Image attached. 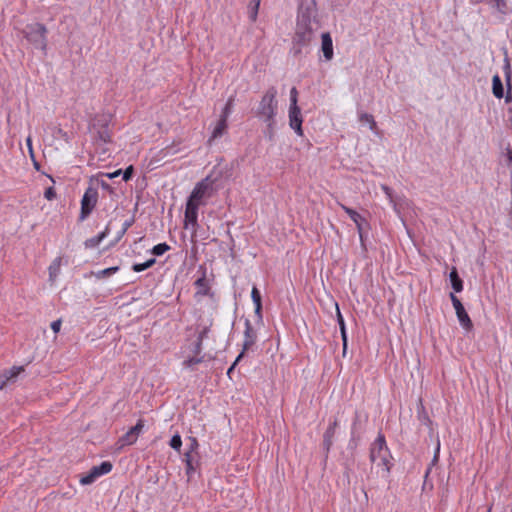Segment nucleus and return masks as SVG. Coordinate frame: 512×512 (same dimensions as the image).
Returning <instances> with one entry per match:
<instances>
[{"instance_id":"0e129e2a","label":"nucleus","mask_w":512,"mask_h":512,"mask_svg":"<svg viewBox=\"0 0 512 512\" xmlns=\"http://www.w3.org/2000/svg\"><path fill=\"white\" fill-rule=\"evenodd\" d=\"M422 419H423V421H424L426 424L431 422V421H430V419H429V417L426 415V413H423Z\"/></svg>"},{"instance_id":"5fc2aeb1","label":"nucleus","mask_w":512,"mask_h":512,"mask_svg":"<svg viewBox=\"0 0 512 512\" xmlns=\"http://www.w3.org/2000/svg\"><path fill=\"white\" fill-rule=\"evenodd\" d=\"M382 189H383V191L385 192V194H386L390 199H392V189H391L390 187H388V186H385V185H383V186H382Z\"/></svg>"},{"instance_id":"4c0bfd02","label":"nucleus","mask_w":512,"mask_h":512,"mask_svg":"<svg viewBox=\"0 0 512 512\" xmlns=\"http://www.w3.org/2000/svg\"><path fill=\"white\" fill-rule=\"evenodd\" d=\"M251 298H252L254 305H257L258 303L262 304L261 293L256 286H253V288L251 290Z\"/></svg>"},{"instance_id":"6e6d98bb","label":"nucleus","mask_w":512,"mask_h":512,"mask_svg":"<svg viewBox=\"0 0 512 512\" xmlns=\"http://www.w3.org/2000/svg\"><path fill=\"white\" fill-rule=\"evenodd\" d=\"M292 129L295 131V133H296L298 136H303V129H302V125H298V126L292 127Z\"/></svg>"},{"instance_id":"a211bd4d","label":"nucleus","mask_w":512,"mask_h":512,"mask_svg":"<svg viewBox=\"0 0 512 512\" xmlns=\"http://www.w3.org/2000/svg\"><path fill=\"white\" fill-rule=\"evenodd\" d=\"M336 309H337V322L339 325L341 339H342L343 356H345L347 347H348V336H347V331H346V325H345L344 318H343L337 304H336Z\"/></svg>"},{"instance_id":"2eb2a0df","label":"nucleus","mask_w":512,"mask_h":512,"mask_svg":"<svg viewBox=\"0 0 512 512\" xmlns=\"http://www.w3.org/2000/svg\"><path fill=\"white\" fill-rule=\"evenodd\" d=\"M24 371V368L23 367H17V366H14L12 368H10L9 370H5L1 375H0V389H3L8 382H14L15 379L18 377V375Z\"/></svg>"},{"instance_id":"20e7f679","label":"nucleus","mask_w":512,"mask_h":512,"mask_svg":"<svg viewBox=\"0 0 512 512\" xmlns=\"http://www.w3.org/2000/svg\"><path fill=\"white\" fill-rule=\"evenodd\" d=\"M314 30H304L295 28L294 35L289 49V55L296 59L302 58L310 52V44L314 39Z\"/></svg>"},{"instance_id":"c9c22d12","label":"nucleus","mask_w":512,"mask_h":512,"mask_svg":"<svg viewBox=\"0 0 512 512\" xmlns=\"http://www.w3.org/2000/svg\"><path fill=\"white\" fill-rule=\"evenodd\" d=\"M350 435L348 449L355 450L359 445L362 435H355L354 433H350Z\"/></svg>"},{"instance_id":"c756f323","label":"nucleus","mask_w":512,"mask_h":512,"mask_svg":"<svg viewBox=\"0 0 512 512\" xmlns=\"http://www.w3.org/2000/svg\"><path fill=\"white\" fill-rule=\"evenodd\" d=\"M137 441V437L129 430L119 438L121 446L132 445Z\"/></svg>"},{"instance_id":"bf43d9fd","label":"nucleus","mask_w":512,"mask_h":512,"mask_svg":"<svg viewBox=\"0 0 512 512\" xmlns=\"http://www.w3.org/2000/svg\"><path fill=\"white\" fill-rule=\"evenodd\" d=\"M359 238H360L361 246L363 247V249H366V246H365V237H364V230H362V231H361V234H359Z\"/></svg>"},{"instance_id":"680f3d73","label":"nucleus","mask_w":512,"mask_h":512,"mask_svg":"<svg viewBox=\"0 0 512 512\" xmlns=\"http://www.w3.org/2000/svg\"><path fill=\"white\" fill-rule=\"evenodd\" d=\"M506 156H507L508 163L512 164V150L511 149H507Z\"/></svg>"},{"instance_id":"6e6552de","label":"nucleus","mask_w":512,"mask_h":512,"mask_svg":"<svg viewBox=\"0 0 512 512\" xmlns=\"http://www.w3.org/2000/svg\"><path fill=\"white\" fill-rule=\"evenodd\" d=\"M98 202V190L91 185L86 189L81 199V209L78 220L80 222L87 219Z\"/></svg>"},{"instance_id":"b1692460","label":"nucleus","mask_w":512,"mask_h":512,"mask_svg":"<svg viewBox=\"0 0 512 512\" xmlns=\"http://www.w3.org/2000/svg\"><path fill=\"white\" fill-rule=\"evenodd\" d=\"M350 433H354L355 435H362L363 433V425L361 421V416L358 411H355L354 418L351 425Z\"/></svg>"},{"instance_id":"a18cd8bd","label":"nucleus","mask_w":512,"mask_h":512,"mask_svg":"<svg viewBox=\"0 0 512 512\" xmlns=\"http://www.w3.org/2000/svg\"><path fill=\"white\" fill-rule=\"evenodd\" d=\"M189 440H190V446H189L188 451H192V454H197L196 450L199 446L197 439L191 437V438H189Z\"/></svg>"},{"instance_id":"f257e3e1","label":"nucleus","mask_w":512,"mask_h":512,"mask_svg":"<svg viewBox=\"0 0 512 512\" xmlns=\"http://www.w3.org/2000/svg\"><path fill=\"white\" fill-rule=\"evenodd\" d=\"M221 178V172L216 175L214 172L207 175L204 179L196 183L186 202L197 204L199 207L202 204L203 198L212 197L221 188L219 184Z\"/></svg>"},{"instance_id":"39448f33","label":"nucleus","mask_w":512,"mask_h":512,"mask_svg":"<svg viewBox=\"0 0 512 512\" xmlns=\"http://www.w3.org/2000/svg\"><path fill=\"white\" fill-rule=\"evenodd\" d=\"M23 37L34 48L40 49L44 53L47 51V33L46 26L42 23L27 24L21 31Z\"/></svg>"},{"instance_id":"2f4dec72","label":"nucleus","mask_w":512,"mask_h":512,"mask_svg":"<svg viewBox=\"0 0 512 512\" xmlns=\"http://www.w3.org/2000/svg\"><path fill=\"white\" fill-rule=\"evenodd\" d=\"M168 250H170V246L167 243L163 242V243H159V244L155 245L152 248L151 253L154 256H162Z\"/></svg>"},{"instance_id":"864d4df0","label":"nucleus","mask_w":512,"mask_h":512,"mask_svg":"<svg viewBox=\"0 0 512 512\" xmlns=\"http://www.w3.org/2000/svg\"><path fill=\"white\" fill-rule=\"evenodd\" d=\"M247 351H244V347L242 346V351L239 353V355L236 357L235 361L233 363H236V366L241 361V359L245 356V353Z\"/></svg>"},{"instance_id":"09e8293b","label":"nucleus","mask_w":512,"mask_h":512,"mask_svg":"<svg viewBox=\"0 0 512 512\" xmlns=\"http://www.w3.org/2000/svg\"><path fill=\"white\" fill-rule=\"evenodd\" d=\"M61 324L62 322L60 319L55 320L51 323V329L53 330L54 333H58L60 331Z\"/></svg>"},{"instance_id":"ddd939ff","label":"nucleus","mask_w":512,"mask_h":512,"mask_svg":"<svg viewBox=\"0 0 512 512\" xmlns=\"http://www.w3.org/2000/svg\"><path fill=\"white\" fill-rule=\"evenodd\" d=\"M340 207L345 211V213L350 217V219L355 223L358 234H361V231L364 230V225L369 227V223L367 220L360 215L357 211L354 209L339 203Z\"/></svg>"},{"instance_id":"aec40b11","label":"nucleus","mask_w":512,"mask_h":512,"mask_svg":"<svg viewBox=\"0 0 512 512\" xmlns=\"http://www.w3.org/2000/svg\"><path fill=\"white\" fill-rule=\"evenodd\" d=\"M449 280L451 283V287L455 293H459L463 290L464 284L463 280L459 276V273L457 271L456 267H452L449 273Z\"/></svg>"},{"instance_id":"9b49d317","label":"nucleus","mask_w":512,"mask_h":512,"mask_svg":"<svg viewBox=\"0 0 512 512\" xmlns=\"http://www.w3.org/2000/svg\"><path fill=\"white\" fill-rule=\"evenodd\" d=\"M198 210L197 204H191L186 202V208L184 213V227L187 229L189 226L195 231L198 227Z\"/></svg>"},{"instance_id":"dca6fc26","label":"nucleus","mask_w":512,"mask_h":512,"mask_svg":"<svg viewBox=\"0 0 512 512\" xmlns=\"http://www.w3.org/2000/svg\"><path fill=\"white\" fill-rule=\"evenodd\" d=\"M194 285L198 288L196 295L213 296V293L211 292V287L209 285V281L206 278V270L202 271L201 277H199L194 282Z\"/></svg>"},{"instance_id":"f8f14e48","label":"nucleus","mask_w":512,"mask_h":512,"mask_svg":"<svg viewBox=\"0 0 512 512\" xmlns=\"http://www.w3.org/2000/svg\"><path fill=\"white\" fill-rule=\"evenodd\" d=\"M245 330H244V341H243V347L244 351H250L253 350V347L256 344L257 341V332L253 328L251 322L249 319H245Z\"/></svg>"},{"instance_id":"338daca9","label":"nucleus","mask_w":512,"mask_h":512,"mask_svg":"<svg viewBox=\"0 0 512 512\" xmlns=\"http://www.w3.org/2000/svg\"><path fill=\"white\" fill-rule=\"evenodd\" d=\"M431 468H428L427 471H426V476L429 474Z\"/></svg>"},{"instance_id":"13d9d810","label":"nucleus","mask_w":512,"mask_h":512,"mask_svg":"<svg viewBox=\"0 0 512 512\" xmlns=\"http://www.w3.org/2000/svg\"><path fill=\"white\" fill-rule=\"evenodd\" d=\"M99 184L104 190H111V186L106 181L100 180Z\"/></svg>"},{"instance_id":"f03ea898","label":"nucleus","mask_w":512,"mask_h":512,"mask_svg":"<svg viewBox=\"0 0 512 512\" xmlns=\"http://www.w3.org/2000/svg\"><path fill=\"white\" fill-rule=\"evenodd\" d=\"M369 458L371 462H377L379 460L377 465L383 468L386 475L390 473L393 467V457L387 446L385 436L381 432L378 433V436L371 444Z\"/></svg>"},{"instance_id":"5701e85b","label":"nucleus","mask_w":512,"mask_h":512,"mask_svg":"<svg viewBox=\"0 0 512 512\" xmlns=\"http://www.w3.org/2000/svg\"><path fill=\"white\" fill-rule=\"evenodd\" d=\"M335 432H336L335 430L327 428L323 434L322 446H323V449H324L326 455H328V453L330 452V449L333 445V437L335 435Z\"/></svg>"},{"instance_id":"423d86ee","label":"nucleus","mask_w":512,"mask_h":512,"mask_svg":"<svg viewBox=\"0 0 512 512\" xmlns=\"http://www.w3.org/2000/svg\"><path fill=\"white\" fill-rule=\"evenodd\" d=\"M277 90L275 87H270L263 95L258 108L256 116L262 121H271L276 116L278 102L276 100Z\"/></svg>"},{"instance_id":"bb28decb","label":"nucleus","mask_w":512,"mask_h":512,"mask_svg":"<svg viewBox=\"0 0 512 512\" xmlns=\"http://www.w3.org/2000/svg\"><path fill=\"white\" fill-rule=\"evenodd\" d=\"M155 263H156V259L155 258H150V259L146 260L143 263H135V264H133L132 265V270L134 272H142V271H144L146 269L151 268Z\"/></svg>"},{"instance_id":"774afa93","label":"nucleus","mask_w":512,"mask_h":512,"mask_svg":"<svg viewBox=\"0 0 512 512\" xmlns=\"http://www.w3.org/2000/svg\"><path fill=\"white\" fill-rule=\"evenodd\" d=\"M511 195H512V175H511Z\"/></svg>"},{"instance_id":"3c124183","label":"nucleus","mask_w":512,"mask_h":512,"mask_svg":"<svg viewBox=\"0 0 512 512\" xmlns=\"http://www.w3.org/2000/svg\"><path fill=\"white\" fill-rule=\"evenodd\" d=\"M439 451H440V442L438 441L437 442V446H436V450H435V453H434V457H433V460H432V464H434L435 462L438 461V459H439Z\"/></svg>"},{"instance_id":"72a5a7b5","label":"nucleus","mask_w":512,"mask_h":512,"mask_svg":"<svg viewBox=\"0 0 512 512\" xmlns=\"http://www.w3.org/2000/svg\"><path fill=\"white\" fill-rule=\"evenodd\" d=\"M134 222H135V218L134 217L124 221V223L122 225V229L118 232L116 241H119L125 235L127 230L134 224Z\"/></svg>"},{"instance_id":"412c9836","label":"nucleus","mask_w":512,"mask_h":512,"mask_svg":"<svg viewBox=\"0 0 512 512\" xmlns=\"http://www.w3.org/2000/svg\"><path fill=\"white\" fill-rule=\"evenodd\" d=\"M303 118L301 114V109L299 106L289 107V125L290 127H295L298 125H302Z\"/></svg>"},{"instance_id":"603ef678","label":"nucleus","mask_w":512,"mask_h":512,"mask_svg":"<svg viewBox=\"0 0 512 512\" xmlns=\"http://www.w3.org/2000/svg\"><path fill=\"white\" fill-rule=\"evenodd\" d=\"M338 425H339L338 419H337V418H334V419H333V421H330V423H329V425H328V427H327V428H329V429H332V430H335V431H336V429H337Z\"/></svg>"},{"instance_id":"69168bd1","label":"nucleus","mask_w":512,"mask_h":512,"mask_svg":"<svg viewBox=\"0 0 512 512\" xmlns=\"http://www.w3.org/2000/svg\"><path fill=\"white\" fill-rule=\"evenodd\" d=\"M34 166H35V168H36L37 170H39L40 165H39L36 161H34Z\"/></svg>"},{"instance_id":"f704fd0d","label":"nucleus","mask_w":512,"mask_h":512,"mask_svg":"<svg viewBox=\"0 0 512 512\" xmlns=\"http://www.w3.org/2000/svg\"><path fill=\"white\" fill-rule=\"evenodd\" d=\"M169 445L174 450L180 452V449H181V446H182L181 436L179 434L173 435L172 438L170 439Z\"/></svg>"},{"instance_id":"37998d69","label":"nucleus","mask_w":512,"mask_h":512,"mask_svg":"<svg viewBox=\"0 0 512 512\" xmlns=\"http://www.w3.org/2000/svg\"><path fill=\"white\" fill-rule=\"evenodd\" d=\"M56 195H57V194H56V190L54 189V187H48V188H46V190H45V192H44V197H45L47 200H49V201H51V200L55 199V198H56Z\"/></svg>"},{"instance_id":"a878e982","label":"nucleus","mask_w":512,"mask_h":512,"mask_svg":"<svg viewBox=\"0 0 512 512\" xmlns=\"http://www.w3.org/2000/svg\"><path fill=\"white\" fill-rule=\"evenodd\" d=\"M266 123V129L264 130V136L269 140L273 141L275 137V125L276 121L273 118L271 121H263Z\"/></svg>"},{"instance_id":"ea45409f","label":"nucleus","mask_w":512,"mask_h":512,"mask_svg":"<svg viewBox=\"0 0 512 512\" xmlns=\"http://www.w3.org/2000/svg\"><path fill=\"white\" fill-rule=\"evenodd\" d=\"M297 97H298V91H297L296 87H292L290 90V107L298 106V104H297L298 98Z\"/></svg>"},{"instance_id":"7c9ffc66","label":"nucleus","mask_w":512,"mask_h":512,"mask_svg":"<svg viewBox=\"0 0 512 512\" xmlns=\"http://www.w3.org/2000/svg\"><path fill=\"white\" fill-rule=\"evenodd\" d=\"M97 138L104 143L111 142V135L107 125H103L101 129L98 130Z\"/></svg>"},{"instance_id":"49530a36","label":"nucleus","mask_w":512,"mask_h":512,"mask_svg":"<svg viewBox=\"0 0 512 512\" xmlns=\"http://www.w3.org/2000/svg\"><path fill=\"white\" fill-rule=\"evenodd\" d=\"M202 343L203 341H200V340H196L195 343L193 344V349H192V352L195 354V355H199L202 351Z\"/></svg>"},{"instance_id":"1a4fd4ad","label":"nucleus","mask_w":512,"mask_h":512,"mask_svg":"<svg viewBox=\"0 0 512 512\" xmlns=\"http://www.w3.org/2000/svg\"><path fill=\"white\" fill-rule=\"evenodd\" d=\"M449 296L460 325L466 331H471L473 329V322L470 316L468 315L464 305L453 292H451Z\"/></svg>"},{"instance_id":"de8ad7c7","label":"nucleus","mask_w":512,"mask_h":512,"mask_svg":"<svg viewBox=\"0 0 512 512\" xmlns=\"http://www.w3.org/2000/svg\"><path fill=\"white\" fill-rule=\"evenodd\" d=\"M255 306V315L257 317V321L258 322H262V319H263V316H262V304H257V305H254Z\"/></svg>"},{"instance_id":"79ce46f5","label":"nucleus","mask_w":512,"mask_h":512,"mask_svg":"<svg viewBox=\"0 0 512 512\" xmlns=\"http://www.w3.org/2000/svg\"><path fill=\"white\" fill-rule=\"evenodd\" d=\"M203 361V357H191L184 361L186 367H192L193 365L199 364Z\"/></svg>"},{"instance_id":"e2e57ef3","label":"nucleus","mask_w":512,"mask_h":512,"mask_svg":"<svg viewBox=\"0 0 512 512\" xmlns=\"http://www.w3.org/2000/svg\"><path fill=\"white\" fill-rule=\"evenodd\" d=\"M56 269H57V268L55 267V263H53V264L49 267V275H50V277H52V276L55 274Z\"/></svg>"},{"instance_id":"f3484780","label":"nucleus","mask_w":512,"mask_h":512,"mask_svg":"<svg viewBox=\"0 0 512 512\" xmlns=\"http://www.w3.org/2000/svg\"><path fill=\"white\" fill-rule=\"evenodd\" d=\"M183 461L186 465V474L188 478H191L199 464L197 454H192V451H187L184 453Z\"/></svg>"},{"instance_id":"7ed1b4c3","label":"nucleus","mask_w":512,"mask_h":512,"mask_svg":"<svg viewBox=\"0 0 512 512\" xmlns=\"http://www.w3.org/2000/svg\"><path fill=\"white\" fill-rule=\"evenodd\" d=\"M295 28L314 30V32L317 30L318 20L315 0H300Z\"/></svg>"},{"instance_id":"8fccbe9b","label":"nucleus","mask_w":512,"mask_h":512,"mask_svg":"<svg viewBox=\"0 0 512 512\" xmlns=\"http://www.w3.org/2000/svg\"><path fill=\"white\" fill-rule=\"evenodd\" d=\"M121 173H122V169H118V170H116V171H114V172H111V173H105V174H103V175H104V176H106V177H107V178H109V179H114V178H116V177L120 176V175H121Z\"/></svg>"},{"instance_id":"9d476101","label":"nucleus","mask_w":512,"mask_h":512,"mask_svg":"<svg viewBox=\"0 0 512 512\" xmlns=\"http://www.w3.org/2000/svg\"><path fill=\"white\" fill-rule=\"evenodd\" d=\"M113 468L110 461H103L99 465L93 466L86 475L80 478L82 485H90L94 483L102 475L108 474Z\"/></svg>"},{"instance_id":"393cba45","label":"nucleus","mask_w":512,"mask_h":512,"mask_svg":"<svg viewBox=\"0 0 512 512\" xmlns=\"http://www.w3.org/2000/svg\"><path fill=\"white\" fill-rule=\"evenodd\" d=\"M261 0H251L248 5V16L252 22H255L258 16Z\"/></svg>"},{"instance_id":"052dcab7","label":"nucleus","mask_w":512,"mask_h":512,"mask_svg":"<svg viewBox=\"0 0 512 512\" xmlns=\"http://www.w3.org/2000/svg\"><path fill=\"white\" fill-rule=\"evenodd\" d=\"M235 367H236V363H232L231 366L228 368L227 375L229 378H231V373L234 371Z\"/></svg>"},{"instance_id":"473e14b6","label":"nucleus","mask_w":512,"mask_h":512,"mask_svg":"<svg viewBox=\"0 0 512 512\" xmlns=\"http://www.w3.org/2000/svg\"><path fill=\"white\" fill-rule=\"evenodd\" d=\"M233 106H234V97L231 96L228 98L220 117L228 119V117L230 116V114L232 112Z\"/></svg>"},{"instance_id":"c85d7f7f","label":"nucleus","mask_w":512,"mask_h":512,"mask_svg":"<svg viewBox=\"0 0 512 512\" xmlns=\"http://www.w3.org/2000/svg\"><path fill=\"white\" fill-rule=\"evenodd\" d=\"M118 270H119L118 266H113V267H109V268H106L103 270H99L93 274L95 275V277L97 279H103L106 277H110L111 275L115 274Z\"/></svg>"},{"instance_id":"e433bc0d","label":"nucleus","mask_w":512,"mask_h":512,"mask_svg":"<svg viewBox=\"0 0 512 512\" xmlns=\"http://www.w3.org/2000/svg\"><path fill=\"white\" fill-rule=\"evenodd\" d=\"M144 425L145 421L143 419H138L137 423L129 430L138 438L144 428Z\"/></svg>"},{"instance_id":"cd10ccee","label":"nucleus","mask_w":512,"mask_h":512,"mask_svg":"<svg viewBox=\"0 0 512 512\" xmlns=\"http://www.w3.org/2000/svg\"><path fill=\"white\" fill-rule=\"evenodd\" d=\"M359 121L362 123V124H369V128L371 130H374L376 128V122L374 120V117L373 115L369 114V113H366V112H361L359 113Z\"/></svg>"},{"instance_id":"6ab92c4d","label":"nucleus","mask_w":512,"mask_h":512,"mask_svg":"<svg viewBox=\"0 0 512 512\" xmlns=\"http://www.w3.org/2000/svg\"><path fill=\"white\" fill-rule=\"evenodd\" d=\"M228 119H225L223 117H220L217 121L216 126L214 127L211 137L209 138L208 142L211 143L213 140L220 138L224 135L228 128Z\"/></svg>"},{"instance_id":"4be33fe9","label":"nucleus","mask_w":512,"mask_h":512,"mask_svg":"<svg viewBox=\"0 0 512 512\" xmlns=\"http://www.w3.org/2000/svg\"><path fill=\"white\" fill-rule=\"evenodd\" d=\"M109 234V226H106L105 230L100 232L98 235L94 236V237H91L89 239H87L85 242H84V245L86 248H95L97 247L100 242L107 237V235Z\"/></svg>"},{"instance_id":"c03bdc74","label":"nucleus","mask_w":512,"mask_h":512,"mask_svg":"<svg viewBox=\"0 0 512 512\" xmlns=\"http://www.w3.org/2000/svg\"><path fill=\"white\" fill-rule=\"evenodd\" d=\"M212 325V322L210 323L209 326H205L198 334V337L197 339L200 340V341H203L205 338L208 337V334H209V331H210V327Z\"/></svg>"},{"instance_id":"a19ab883","label":"nucleus","mask_w":512,"mask_h":512,"mask_svg":"<svg viewBox=\"0 0 512 512\" xmlns=\"http://www.w3.org/2000/svg\"><path fill=\"white\" fill-rule=\"evenodd\" d=\"M495 2V6L497 8V10L502 13V14H505L506 13V10H507V0H493Z\"/></svg>"},{"instance_id":"58836bf2","label":"nucleus","mask_w":512,"mask_h":512,"mask_svg":"<svg viewBox=\"0 0 512 512\" xmlns=\"http://www.w3.org/2000/svg\"><path fill=\"white\" fill-rule=\"evenodd\" d=\"M122 179L127 182L132 179L134 175V167L132 165L128 166L125 170H122Z\"/></svg>"},{"instance_id":"4d7b16f0","label":"nucleus","mask_w":512,"mask_h":512,"mask_svg":"<svg viewBox=\"0 0 512 512\" xmlns=\"http://www.w3.org/2000/svg\"><path fill=\"white\" fill-rule=\"evenodd\" d=\"M26 143H27V146L29 148V152H30L31 157L34 158L33 149H32V141H31L30 137H28L26 139Z\"/></svg>"},{"instance_id":"4468645a","label":"nucleus","mask_w":512,"mask_h":512,"mask_svg":"<svg viewBox=\"0 0 512 512\" xmlns=\"http://www.w3.org/2000/svg\"><path fill=\"white\" fill-rule=\"evenodd\" d=\"M321 50L325 60L330 61L334 56L333 41L329 32L322 33L321 35Z\"/></svg>"},{"instance_id":"0eeeda50","label":"nucleus","mask_w":512,"mask_h":512,"mask_svg":"<svg viewBox=\"0 0 512 512\" xmlns=\"http://www.w3.org/2000/svg\"><path fill=\"white\" fill-rule=\"evenodd\" d=\"M504 74H505V81H506V85H507L506 95L504 93V87H503L502 80L498 74L494 75L492 78V92H493V95L498 99H502L505 96V102L510 103L512 101V85H511L512 72H511V67H510L508 59H505Z\"/></svg>"}]
</instances>
